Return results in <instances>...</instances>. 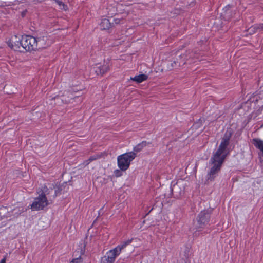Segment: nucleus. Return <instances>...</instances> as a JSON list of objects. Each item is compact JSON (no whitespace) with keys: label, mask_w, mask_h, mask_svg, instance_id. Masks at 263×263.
Returning <instances> with one entry per match:
<instances>
[{"label":"nucleus","mask_w":263,"mask_h":263,"mask_svg":"<svg viewBox=\"0 0 263 263\" xmlns=\"http://www.w3.org/2000/svg\"><path fill=\"white\" fill-rule=\"evenodd\" d=\"M231 136L232 133L230 131L227 130L226 132L218 149L211 157L210 162L212 166L208 173V180H213L220 171L227 155L226 149L229 144V140Z\"/></svg>","instance_id":"nucleus-1"},{"label":"nucleus","mask_w":263,"mask_h":263,"mask_svg":"<svg viewBox=\"0 0 263 263\" xmlns=\"http://www.w3.org/2000/svg\"><path fill=\"white\" fill-rule=\"evenodd\" d=\"M136 157L135 152H130L126 153L119 156L117 158V163L119 168L122 171L127 170L130 164V162Z\"/></svg>","instance_id":"nucleus-2"},{"label":"nucleus","mask_w":263,"mask_h":263,"mask_svg":"<svg viewBox=\"0 0 263 263\" xmlns=\"http://www.w3.org/2000/svg\"><path fill=\"white\" fill-rule=\"evenodd\" d=\"M48 189L46 186L43 187L42 192L39 194V196L35 198L32 203L31 206L33 210H43L48 204V201L46 197V194H48Z\"/></svg>","instance_id":"nucleus-3"},{"label":"nucleus","mask_w":263,"mask_h":263,"mask_svg":"<svg viewBox=\"0 0 263 263\" xmlns=\"http://www.w3.org/2000/svg\"><path fill=\"white\" fill-rule=\"evenodd\" d=\"M23 51H31L37 49L36 38L30 35L22 36Z\"/></svg>","instance_id":"nucleus-4"},{"label":"nucleus","mask_w":263,"mask_h":263,"mask_svg":"<svg viewBox=\"0 0 263 263\" xmlns=\"http://www.w3.org/2000/svg\"><path fill=\"white\" fill-rule=\"evenodd\" d=\"M210 213L208 210L202 211L197 218L196 228L197 231H201V229L205 226L209 222Z\"/></svg>","instance_id":"nucleus-5"},{"label":"nucleus","mask_w":263,"mask_h":263,"mask_svg":"<svg viewBox=\"0 0 263 263\" xmlns=\"http://www.w3.org/2000/svg\"><path fill=\"white\" fill-rule=\"evenodd\" d=\"M8 46L14 50L23 52V47L22 44V36L13 35L7 42Z\"/></svg>","instance_id":"nucleus-6"},{"label":"nucleus","mask_w":263,"mask_h":263,"mask_svg":"<svg viewBox=\"0 0 263 263\" xmlns=\"http://www.w3.org/2000/svg\"><path fill=\"white\" fill-rule=\"evenodd\" d=\"M184 184L183 180L177 181V182L171 187V191L176 197H179L181 196L184 191Z\"/></svg>","instance_id":"nucleus-7"},{"label":"nucleus","mask_w":263,"mask_h":263,"mask_svg":"<svg viewBox=\"0 0 263 263\" xmlns=\"http://www.w3.org/2000/svg\"><path fill=\"white\" fill-rule=\"evenodd\" d=\"M117 256L118 255L113 250H110L106 255L102 257L101 263H113Z\"/></svg>","instance_id":"nucleus-8"},{"label":"nucleus","mask_w":263,"mask_h":263,"mask_svg":"<svg viewBox=\"0 0 263 263\" xmlns=\"http://www.w3.org/2000/svg\"><path fill=\"white\" fill-rule=\"evenodd\" d=\"M187 55L186 54H180L178 55L179 59L176 58V60H174L173 63H171V66L172 68H175L178 66H180L181 64H185V59H187Z\"/></svg>","instance_id":"nucleus-9"},{"label":"nucleus","mask_w":263,"mask_h":263,"mask_svg":"<svg viewBox=\"0 0 263 263\" xmlns=\"http://www.w3.org/2000/svg\"><path fill=\"white\" fill-rule=\"evenodd\" d=\"M109 65L105 63L102 66L94 67L91 70L95 71L98 75H103V74L107 72L109 70Z\"/></svg>","instance_id":"nucleus-10"},{"label":"nucleus","mask_w":263,"mask_h":263,"mask_svg":"<svg viewBox=\"0 0 263 263\" xmlns=\"http://www.w3.org/2000/svg\"><path fill=\"white\" fill-rule=\"evenodd\" d=\"M133 239H128L126 241L122 242L120 245L117 246L115 248L112 249L116 253L119 255L121 253V250L125 248L127 245H129L132 242Z\"/></svg>","instance_id":"nucleus-11"},{"label":"nucleus","mask_w":263,"mask_h":263,"mask_svg":"<svg viewBox=\"0 0 263 263\" xmlns=\"http://www.w3.org/2000/svg\"><path fill=\"white\" fill-rule=\"evenodd\" d=\"M113 25L114 23L107 18L102 19L100 24V27L103 30L108 29Z\"/></svg>","instance_id":"nucleus-12"},{"label":"nucleus","mask_w":263,"mask_h":263,"mask_svg":"<svg viewBox=\"0 0 263 263\" xmlns=\"http://www.w3.org/2000/svg\"><path fill=\"white\" fill-rule=\"evenodd\" d=\"M47 37H39L36 39L37 49L45 48L46 45Z\"/></svg>","instance_id":"nucleus-13"},{"label":"nucleus","mask_w":263,"mask_h":263,"mask_svg":"<svg viewBox=\"0 0 263 263\" xmlns=\"http://www.w3.org/2000/svg\"><path fill=\"white\" fill-rule=\"evenodd\" d=\"M147 79L148 76L144 74L135 76L134 77L130 78V80L136 82L137 83H140L146 81Z\"/></svg>","instance_id":"nucleus-14"},{"label":"nucleus","mask_w":263,"mask_h":263,"mask_svg":"<svg viewBox=\"0 0 263 263\" xmlns=\"http://www.w3.org/2000/svg\"><path fill=\"white\" fill-rule=\"evenodd\" d=\"M252 140L254 146L262 153V158L263 159V141L257 138H254Z\"/></svg>","instance_id":"nucleus-15"},{"label":"nucleus","mask_w":263,"mask_h":263,"mask_svg":"<svg viewBox=\"0 0 263 263\" xmlns=\"http://www.w3.org/2000/svg\"><path fill=\"white\" fill-rule=\"evenodd\" d=\"M148 143H147L146 141H142L141 143L137 145L134 148V150L136 152H139L141 151L144 147H145Z\"/></svg>","instance_id":"nucleus-16"},{"label":"nucleus","mask_w":263,"mask_h":263,"mask_svg":"<svg viewBox=\"0 0 263 263\" xmlns=\"http://www.w3.org/2000/svg\"><path fill=\"white\" fill-rule=\"evenodd\" d=\"M103 156V154H96L95 155H93V156H92L91 157H90V158L87 160H86L85 162V163L86 164V165H88L89 164L91 161H95L96 160H97L100 158H101Z\"/></svg>","instance_id":"nucleus-17"},{"label":"nucleus","mask_w":263,"mask_h":263,"mask_svg":"<svg viewBox=\"0 0 263 263\" xmlns=\"http://www.w3.org/2000/svg\"><path fill=\"white\" fill-rule=\"evenodd\" d=\"M55 2L61 7V9L66 11L68 9V7L66 5L64 4L62 1L55 0Z\"/></svg>","instance_id":"nucleus-18"},{"label":"nucleus","mask_w":263,"mask_h":263,"mask_svg":"<svg viewBox=\"0 0 263 263\" xmlns=\"http://www.w3.org/2000/svg\"><path fill=\"white\" fill-rule=\"evenodd\" d=\"M257 30H258V29H257L256 25H254V26H252L251 27H250L248 29L247 31L249 33V34H252L255 33Z\"/></svg>","instance_id":"nucleus-19"},{"label":"nucleus","mask_w":263,"mask_h":263,"mask_svg":"<svg viewBox=\"0 0 263 263\" xmlns=\"http://www.w3.org/2000/svg\"><path fill=\"white\" fill-rule=\"evenodd\" d=\"M121 170H116L114 171V174L116 177H120L122 175V173L121 172Z\"/></svg>","instance_id":"nucleus-20"},{"label":"nucleus","mask_w":263,"mask_h":263,"mask_svg":"<svg viewBox=\"0 0 263 263\" xmlns=\"http://www.w3.org/2000/svg\"><path fill=\"white\" fill-rule=\"evenodd\" d=\"M121 21V20L119 18H116L113 19V23L114 24H118L120 23V22Z\"/></svg>","instance_id":"nucleus-21"},{"label":"nucleus","mask_w":263,"mask_h":263,"mask_svg":"<svg viewBox=\"0 0 263 263\" xmlns=\"http://www.w3.org/2000/svg\"><path fill=\"white\" fill-rule=\"evenodd\" d=\"M257 29L259 31L263 30V24L256 25Z\"/></svg>","instance_id":"nucleus-22"},{"label":"nucleus","mask_w":263,"mask_h":263,"mask_svg":"<svg viewBox=\"0 0 263 263\" xmlns=\"http://www.w3.org/2000/svg\"><path fill=\"white\" fill-rule=\"evenodd\" d=\"M79 260L78 259H73L70 263H78Z\"/></svg>","instance_id":"nucleus-23"},{"label":"nucleus","mask_w":263,"mask_h":263,"mask_svg":"<svg viewBox=\"0 0 263 263\" xmlns=\"http://www.w3.org/2000/svg\"><path fill=\"white\" fill-rule=\"evenodd\" d=\"M6 257H5L4 258H3V259L1 260L0 263H6Z\"/></svg>","instance_id":"nucleus-24"},{"label":"nucleus","mask_w":263,"mask_h":263,"mask_svg":"<svg viewBox=\"0 0 263 263\" xmlns=\"http://www.w3.org/2000/svg\"><path fill=\"white\" fill-rule=\"evenodd\" d=\"M62 101H64L63 100H62ZM64 102H65V103H67L70 102V100L69 99H68V100H65Z\"/></svg>","instance_id":"nucleus-25"},{"label":"nucleus","mask_w":263,"mask_h":263,"mask_svg":"<svg viewBox=\"0 0 263 263\" xmlns=\"http://www.w3.org/2000/svg\"><path fill=\"white\" fill-rule=\"evenodd\" d=\"M194 235H195V236H198V234L196 232H195L194 233Z\"/></svg>","instance_id":"nucleus-26"},{"label":"nucleus","mask_w":263,"mask_h":263,"mask_svg":"<svg viewBox=\"0 0 263 263\" xmlns=\"http://www.w3.org/2000/svg\"><path fill=\"white\" fill-rule=\"evenodd\" d=\"M196 127V124H195V125H194V126L192 127L193 129L194 128H195Z\"/></svg>","instance_id":"nucleus-27"},{"label":"nucleus","mask_w":263,"mask_h":263,"mask_svg":"<svg viewBox=\"0 0 263 263\" xmlns=\"http://www.w3.org/2000/svg\"><path fill=\"white\" fill-rule=\"evenodd\" d=\"M57 196V191H55V195L54 196Z\"/></svg>","instance_id":"nucleus-28"}]
</instances>
